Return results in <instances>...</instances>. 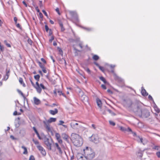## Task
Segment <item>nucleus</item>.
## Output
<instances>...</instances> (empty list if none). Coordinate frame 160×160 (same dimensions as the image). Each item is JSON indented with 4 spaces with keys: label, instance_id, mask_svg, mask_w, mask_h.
I'll return each mask as SVG.
<instances>
[{
    "label": "nucleus",
    "instance_id": "nucleus-52",
    "mask_svg": "<svg viewBox=\"0 0 160 160\" xmlns=\"http://www.w3.org/2000/svg\"><path fill=\"white\" fill-rule=\"evenodd\" d=\"M148 98L150 100H151L152 101H154L150 95H149L148 96Z\"/></svg>",
    "mask_w": 160,
    "mask_h": 160
},
{
    "label": "nucleus",
    "instance_id": "nucleus-11",
    "mask_svg": "<svg viewBox=\"0 0 160 160\" xmlns=\"http://www.w3.org/2000/svg\"><path fill=\"white\" fill-rule=\"evenodd\" d=\"M36 86L35 85V86H34V88L36 89L37 92L39 93H41L42 91V89L41 88L40 85L37 81L36 83Z\"/></svg>",
    "mask_w": 160,
    "mask_h": 160
},
{
    "label": "nucleus",
    "instance_id": "nucleus-21",
    "mask_svg": "<svg viewBox=\"0 0 160 160\" xmlns=\"http://www.w3.org/2000/svg\"><path fill=\"white\" fill-rule=\"evenodd\" d=\"M55 137L57 140L58 141V142L59 143L60 142V135L59 133H57L56 132H55Z\"/></svg>",
    "mask_w": 160,
    "mask_h": 160
},
{
    "label": "nucleus",
    "instance_id": "nucleus-1",
    "mask_svg": "<svg viewBox=\"0 0 160 160\" xmlns=\"http://www.w3.org/2000/svg\"><path fill=\"white\" fill-rule=\"evenodd\" d=\"M133 111L136 114L140 117H142V110L143 109V104L138 101H136L133 103L132 106Z\"/></svg>",
    "mask_w": 160,
    "mask_h": 160
},
{
    "label": "nucleus",
    "instance_id": "nucleus-36",
    "mask_svg": "<svg viewBox=\"0 0 160 160\" xmlns=\"http://www.w3.org/2000/svg\"><path fill=\"white\" fill-rule=\"evenodd\" d=\"M41 88H42L43 89H46V88L44 86V85L42 83H41L40 85Z\"/></svg>",
    "mask_w": 160,
    "mask_h": 160
},
{
    "label": "nucleus",
    "instance_id": "nucleus-29",
    "mask_svg": "<svg viewBox=\"0 0 160 160\" xmlns=\"http://www.w3.org/2000/svg\"><path fill=\"white\" fill-rule=\"evenodd\" d=\"M99 58V57L96 55H94L93 57V59L95 60H97Z\"/></svg>",
    "mask_w": 160,
    "mask_h": 160
},
{
    "label": "nucleus",
    "instance_id": "nucleus-7",
    "mask_svg": "<svg viewBox=\"0 0 160 160\" xmlns=\"http://www.w3.org/2000/svg\"><path fill=\"white\" fill-rule=\"evenodd\" d=\"M90 140L94 142L97 143L99 141V138L97 134H93L90 138Z\"/></svg>",
    "mask_w": 160,
    "mask_h": 160
},
{
    "label": "nucleus",
    "instance_id": "nucleus-48",
    "mask_svg": "<svg viewBox=\"0 0 160 160\" xmlns=\"http://www.w3.org/2000/svg\"><path fill=\"white\" fill-rule=\"evenodd\" d=\"M28 42L29 44H30L31 45H32V41L30 39H28Z\"/></svg>",
    "mask_w": 160,
    "mask_h": 160
},
{
    "label": "nucleus",
    "instance_id": "nucleus-46",
    "mask_svg": "<svg viewBox=\"0 0 160 160\" xmlns=\"http://www.w3.org/2000/svg\"><path fill=\"white\" fill-rule=\"evenodd\" d=\"M4 42L6 44V45L8 47H11V45H10V44H9V43H7V41L6 40L4 41Z\"/></svg>",
    "mask_w": 160,
    "mask_h": 160
},
{
    "label": "nucleus",
    "instance_id": "nucleus-16",
    "mask_svg": "<svg viewBox=\"0 0 160 160\" xmlns=\"http://www.w3.org/2000/svg\"><path fill=\"white\" fill-rule=\"evenodd\" d=\"M49 112L52 115H55L58 112V110L57 109L55 108L54 110H50Z\"/></svg>",
    "mask_w": 160,
    "mask_h": 160
},
{
    "label": "nucleus",
    "instance_id": "nucleus-60",
    "mask_svg": "<svg viewBox=\"0 0 160 160\" xmlns=\"http://www.w3.org/2000/svg\"><path fill=\"white\" fill-rule=\"evenodd\" d=\"M17 20H18V19H17V18H16V17H14V21L15 22V24H16L17 23Z\"/></svg>",
    "mask_w": 160,
    "mask_h": 160
},
{
    "label": "nucleus",
    "instance_id": "nucleus-19",
    "mask_svg": "<svg viewBox=\"0 0 160 160\" xmlns=\"http://www.w3.org/2000/svg\"><path fill=\"white\" fill-rule=\"evenodd\" d=\"M33 129L34 130V131L36 133V134H37L38 137L39 138V139H41L42 138L40 136L37 130L36 129V128H35V127H33Z\"/></svg>",
    "mask_w": 160,
    "mask_h": 160
},
{
    "label": "nucleus",
    "instance_id": "nucleus-5",
    "mask_svg": "<svg viewBox=\"0 0 160 160\" xmlns=\"http://www.w3.org/2000/svg\"><path fill=\"white\" fill-rule=\"evenodd\" d=\"M81 122L79 121L73 120L70 123V126L72 128L75 130H78L81 128L82 126L79 124Z\"/></svg>",
    "mask_w": 160,
    "mask_h": 160
},
{
    "label": "nucleus",
    "instance_id": "nucleus-62",
    "mask_svg": "<svg viewBox=\"0 0 160 160\" xmlns=\"http://www.w3.org/2000/svg\"><path fill=\"white\" fill-rule=\"evenodd\" d=\"M99 79L100 80H101L102 81H103L105 79L102 77H100Z\"/></svg>",
    "mask_w": 160,
    "mask_h": 160
},
{
    "label": "nucleus",
    "instance_id": "nucleus-3",
    "mask_svg": "<svg viewBox=\"0 0 160 160\" xmlns=\"http://www.w3.org/2000/svg\"><path fill=\"white\" fill-rule=\"evenodd\" d=\"M56 121V118H50L48 120L46 121H43V123L44 124L45 127L47 129L48 131L51 132L52 135H53V133L51 131L50 126L49 123L54 122Z\"/></svg>",
    "mask_w": 160,
    "mask_h": 160
},
{
    "label": "nucleus",
    "instance_id": "nucleus-58",
    "mask_svg": "<svg viewBox=\"0 0 160 160\" xmlns=\"http://www.w3.org/2000/svg\"><path fill=\"white\" fill-rule=\"evenodd\" d=\"M41 61L42 62L46 64V60L43 58H41Z\"/></svg>",
    "mask_w": 160,
    "mask_h": 160
},
{
    "label": "nucleus",
    "instance_id": "nucleus-10",
    "mask_svg": "<svg viewBox=\"0 0 160 160\" xmlns=\"http://www.w3.org/2000/svg\"><path fill=\"white\" fill-rule=\"evenodd\" d=\"M45 144L47 146V148L49 150L51 149V144L50 142L49 139L46 138H45L44 139Z\"/></svg>",
    "mask_w": 160,
    "mask_h": 160
},
{
    "label": "nucleus",
    "instance_id": "nucleus-22",
    "mask_svg": "<svg viewBox=\"0 0 160 160\" xmlns=\"http://www.w3.org/2000/svg\"><path fill=\"white\" fill-rule=\"evenodd\" d=\"M21 148L24 150V151L23 152V153L24 154H27L28 153V151L27 148L23 146H22Z\"/></svg>",
    "mask_w": 160,
    "mask_h": 160
},
{
    "label": "nucleus",
    "instance_id": "nucleus-49",
    "mask_svg": "<svg viewBox=\"0 0 160 160\" xmlns=\"http://www.w3.org/2000/svg\"><path fill=\"white\" fill-rule=\"evenodd\" d=\"M64 30V28H63L62 24L61 23V31H63Z\"/></svg>",
    "mask_w": 160,
    "mask_h": 160
},
{
    "label": "nucleus",
    "instance_id": "nucleus-41",
    "mask_svg": "<svg viewBox=\"0 0 160 160\" xmlns=\"http://www.w3.org/2000/svg\"><path fill=\"white\" fill-rule=\"evenodd\" d=\"M55 147L57 148L59 152H60V148L59 147L58 144L57 143H56L55 144Z\"/></svg>",
    "mask_w": 160,
    "mask_h": 160
},
{
    "label": "nucleus",
    "instance_id": "nucleus-55",
    "mask_svg": "<svg viewBox=\"0 0 160 160\" xmlns=\"http://www.w3.org/2000/svg\"><path fill=\"white\" fill-rule=\"evenodd\" d=\"M42 71L44 73H47V71L45 69V68L44 67L43 68H42Z\"/></svg>",
    "mask_w": 160,
    "mask_h": 160
},
{
    "label": "nucleus",
    "instance_id": "nucleus-39",
    "mask_svg": "<svg viewBox=\"0 0 160 160\" xmlns=\"http://www.w3.org/2000/svg\"><path fill=\"white\" fill-rule=\"evenodd\" d=\"M41 152L42 155L44 156H45L46 154V152L44 149Z\"/></svg>",
    "mask_w": 160,
    "mask_h": 160
},
{
    "label": "nucleus",
    "instance_id": "nucleus-40",
    "mask_svg": "<svg viewBox=\"0 0 160 160\" xmlns=\"http://www.w3.org/2000/svg\"><path fill=\"white\" fill-rule=\"evenodd\" d=\"M29 160H35V158L33 155H31L29 157Z\"/></svg>",
    "mask_w": 160,
    "mask_h": 160
},
{
    "label": "nucleus",
    "instance_id": "nucleus-15",
    "mask_svg": "<svg viewBox=\"0 0 160 160\" xmlns=\"http://www.w3.org/2000/svg\"><path fill=\"white\" fill-rule=\"evenodd\" d=\"M64 123V122L63 121L61 120V129H62L63 128H64V129L63 130V131L65 130L66 129H67V125L63 124Z\"/></svg>",
    "mask_w": 160,
    "mask_h": 160
},
{
    "label": "nucleus",
    "instance_id": "nucleus-63",
    "mask_svg": "<svg viewBox=\"0 0 160 160\" xmlns=\"http://www.w3.org/2000/svg\"><path fill=\"white\" fill-rule=\"evenodd\" d=\"M10 138L12 140H16V139L14 138V137L13 135H11L10 136Z\"/></svg>",
    "mask_w": 160,
    "mask_h": 160
},
{
    "label": "nucleus",
    "instance_id": "nucleus-24",
    "mask_svg": "<svg viewBox=\"0 0 160 160\" xmlns=\"http://www.w3.org/2000/svg\"><path fill=\"white\" fill-rule=\"evenodd\" d=\"M152 149L157 150L160 151V146H155L152 148Z\"/></svg>",
    "mask_w": 160,
    "mask_h": 160
},
{
    "label": "nucleus",
    "instance_id": "nucleus-61",
    "mask_svg": "<svg viewBox=\"0 0 160 160\" xmlns=\"http://www.w3.org/2000/svg\"><path fill=\"white\" fill-rule=\"evenodd\" d=\"M39 6L40 7H42V1H39Z\"/></svg>",
    "mask_w": 160,
    "mask_h": 160
},
{
    "label": "nucleus",
    "instance_id": "nucleus-6",
    "mask_svg": "<svg viewBox=\"0 0 160 160\" xmlns=\"http://www.w3.org/2000/svg\"><path fill=\"white\" fill-rule=\"evenodd\" d=\"M122 104L124 107L126 108H131L132 105V106H133L132 101L129 98L123 99Z\"/></svg>",
    "mask_w": 160,
    "mask_h": 160
},
{
    "label": "nucleus",
    "instance_id": "nucleus-37",
    "mask_svg": "<svg viewBox=\"0 0 160 160\" xmlns=\"http://www.w3.org/2000/svg\"><path fill=\"white\" fill-rule=\"evenodd\" d=\"M109 124L111 125H112L113 126H114L115 125V122H114L111 121H109Z\"/></svg>",
    "mask_w": 160,
    "mask_h": 160
},
{
    "label": "nucleus",
    "instance_id": "nucleus-64",
    "mask_svg": "<svg viewBox=\"0 0 160 160\" xmlns=\"http://www.w3.org/2000/svg\"><path fill=\"white\" fill-rule=\"evenodd\" d=\"M4 47L3 46H2V45L0 46V49L2 51H3L4 50Z\"/></svg>",
    "mask_w": 160,
    "mask_h": 160
},
{
    "label": "nucleus",
    "instance_id": "nucleus-57",
    "mask_svg": "<svg viewBox=\"0 0 160 160\" xmlns=\"http://www.w3.org/2000/svg\"><path fill=\"white\" fill-rule=\"evenodd\" d=\"M52 31L51 30V29H50L49 30V36H51L52 35Z\"/></svg>",
    "mask_w": 160,
    "mask_h": 160
},
{
    "label": "nucleus",
    "instance_id": "nucleus-38",
    "mask_svg": "<svg viewBox=\"0 0 160 160\" xmlns=\"http://www.w3.org/2000/svg\"><path fill=\"white\" fill-rule=\"evenodd\" d=\"M126 131H127V132H132V129H131V128H130L129 127H128L127 128H126Z\"/></svg>",
    "mask_w": 160,
    "mask_h": 160
},
{
    "label": "nucleus",
    "instance_id": "nucleus-2",
    "mask_svg": "<svg viewBox=\"0 0 160 160\" xmlns=\"http://www.w3.org/2000/svg\"><path fill=\"white\" fill-rule=\"evenodd\" d=\"M71 139L74 145L76 146H80L83 143L82 138L77 134L72 133L71 134Z\"/></svg>",
    "mask_w": 160,
    "mask_h": 160
},
{
    "label": "nucleus",
    "instance_id": "nucleus-25",
    "mask_svg": "<svg viewBox=\"0 0 160 160\" xmlns=\"http://www.w3.org/2000/svg\"><path fill=\"white\" fill-rule=\"evenodd\" d=\"M19 82L21 84H22L23 85V86L25 87V84L23 82V79L22 78H19Z\"/></svg>",
    "mask_w": 160,
    "mask_h": 160
},
{
    "label": "nucleus",
    "instance_id": "nucleus-42",
    "mask_svg": "<svg viewBox=\"0 0 160 160\" xmlns=\"http://www.w3.org/2000/svg\"><path fill=\"white\" fill-rule=\"evenodd\" d=\"M45 29L46 30V31L48 32V30H49L48 26L47 25H45Z\"/></svg>",
    "mask_w": 160,
    "mask_h": 160
},
{
    "label": "nucleus",
    "instance_id": "nucleus-33",
    "mask_svg": "<svg viewBox=\"0 0 160 160\" xmlns=\"http://www.w3.org/2000/svg\"><path fill=\"white\" fill-rule=\"evenodd\" d=\"M64 63V64L66 65V62L64 59H61V64Z\"/></svg>",
    "mask_w": 160,
    "mask_h": 160
},
{
    "label": "nucleus",
    "instance_id": "nucleus-31",
    "mask_svg": "<svg viewBox=\"0 0 160 160\" xmlns=\"http://www.w3.org/2000/svg\"><path fill=\"white\" fill-rule=\"evenodd\" d=\"M84 157H83L82 156L78 155V160H83L84 159Z\"/></svg>",
    "mask_w": 160,
    "mask_h": 160
},
{
    "label": "nucleus",
    "instance_id": "nucleus-9",
    "mask_svg": "<svg viewBox=\"0 0 160 160\" xmlns=\"http://www.w3.org/2000/svg\"><path fill=\"white\" fill-rule=\"evenodd\" d=\"M149 112L146 109L143 108L142 110V116H143L145 118H148L149 116Z\"/></svg>",
    "mask_w": 160,
    "mask_h": 160
},
{
    "label": "nucleus",
    "instance_id": "nucleus-26",
    "mask_svg": "<svg viewBox=\"0 0 160 160\" xmlns=\"http://www.w3.org/2000/svg\"><path fill=\"white\" fill-rule=\"evenodd\" d=\"M40 77V75L38 74L34 76V78L35 79H36L38 81L39 80Z\"/></svg>",
    "mask_w": 160,
    "mask_h": 160
},
{
    "label": "nucleus",
    "instance_id": "nucleus-30",
    "mask_svg": "<svg viewBox=\"0 0 160 160\" xmlns=\"http://www.w3.org/2000/svg\"><path fill=\"white\" fill-rule=\"evenodd\" d=\"M37 62L38 63L39 66L41 68H43L44 67V66L42 64V63L39 61H38Z\"/></svg>",
    "mask_w": 160,
    "mask_h": 160
},
{
    "label": "nucleus",
    "instance_id": "nucleus-34",
    "mask_svg": "<svg viewBox=\"0 0 160 160\" xmlns=\"http://www.w3.org/2000/svg\"><path fill=\"white\" fill-rule=\"evenodd\" d=\"M120 130L121 131H123V132L126 131V128H125L124 127H122V126L120 127Z\"/></svg>",
    "mask_w": 160,
    "mask_h": 160
},
{
    "label": "nucleus",
    "instance_id": "nucleus-32",
    "mask_svg": "<svg viewBox=\"0 0 160 160\" xmlns=\"http://www.w3.org/2000/svg\"><path fill=\"white\" fill-rule=\"evenodd\" d=\"M37 148L41 152L44 149L41 146H38Z\"/></svg>",
    "mask_w": 160,
    "mask_h": 160
},
{
    "label": "nucleus",
    "instance_id": "nucleus-45",
    "mask_svg": "<svg viewBox=\"0 0 160 160\" xmlns=\"http://www.w3.org/2000/svg\"><path fill=\"white\" fill-rule=\"evenodd\" d=\"M85 70L88 73H89V74L91 73V71L89 69V68H86Z\"/></svg>",
    "mask_w": 160,
    "mask_h": 160
},
{
    "label": "nucleus",
    "instance_id": "nucleus-18",
    "mask_svg": "<svg viewBox=\"0 0 160 160\" xmlns=\"http://www.w3.org/2000/svg\"><path fill=\"white\" fill-rule=\"evenodd\" d=\"M33 100L34 103L35 104L38 105L40 103V101L36 97H34Z\"/></svg>",
    "mask_w": 160,
    "mask_h": 160
},
{
    "label": "nucleus",
    "instance_id": "nucleus-51",
    "mask_svg": "<svg viewBox=\"0 0 160 160\" xmlns=\"http://www.w3.org/2000/svg\"><path fill=\"white\" fill-rule=\"evenodd\" d=\"M54 37L53 36H52L51 37V38L49 40V42H52V41L54 40Z\"/></svg>",
    "mask_w": 160,
    "mask_h": 160
},
{
    "label": "nucleus",
    "instance_id": "nucleus-13",
    "mask_svg": "<svg viewBox=\"0 0 160 160\" xmlns=\"http://www.w3.org/2000/svg\"><path fill=\"white\" fill-rule=\"evenodd\" d=\"M95 156V153L94 152H91L87 154L86 158L88 159H92Z\"/></svg>",
    "mask_w": 160,
    "mask_h": 160
},
{
    "label": "nucleus",
    "instance_id": "nucleus-47",
    "mask_svg": "<svg viewBox=\"0 0 160 160\" xmlns=\"http://www.w3.org/2000/svg\"><path fill=\"white\" fill-rule=\"evenodd\" d=\"M82 27V28L84 29H85L87 31H90L92 30V29L91 28H85V27Z\"/></svg>",
    "mask_w": 160,
    "mask_h": 160
},
{
    "label": "nucleus",
    "instance_id": "nucleus-8",
    "mask_svg": "<svg viewBox=\"0 0 160 160\" xmlns=\"http://www.w3.org/2000/svg\"><path fill=\"white\" fill-rule=\"evenodd\" d=\"M69 13L72 17L76 22H78L79 21L78 16L77 13L74 11H69Z\"/></svg>",
    "mask_w": 160,
    "mask_h": 160
},
{
    "label": "nucleus",
    "instance_id": "nucleus-23",
    "mask_svg": "<svg viewBox=\"0 0 160 160\" xmlns=\"http://www.w3.org/2000/svg\"><path fill=\"white\" fill-rule=\"evenodd\" d=\"M18 93L19 94H20L23 97L24 100H27V101H28L27 99L26 98V97L24 96V95L23 94V93L20 90H18Z\"/></svg>",
    "mask_w": 160,
    "mask_h": 160
},
{
    "label": "nucleus",
    "instance_id": "nucleus-53",
    "mask_svg": "<svg viewBox=\"0 0 160 160\" xmlns=\"http://www.w3.org/2000/svg\"><path fill=\"white\" fill-rule=\"evenodd\" d=\"M98 68L101 70L102 72H104V69L103 67L100 66Z\"/></svg>",
    "mask_w": 160,
    "mask_h": 160
},
{
    "label": "nucleus",
    "instance_id": "nucleus-20",
    "mask_svg": "<svg viewBox=\"0 0 160 160\" xmlns=\"http://www.w3.org/2000/svg\"><path fill=\"white\" fill-rule=\"evenodd\" d=\"M98 106L101 108L102 106V103L101 100L99 99H97L96 100Z\"/></svg>",
    "mask_w": 160,
    "mask_h": 160
},
{
    "label": "nucleus",
    "instance_id": "nucleus-14",
    "mask_svg": "<svg viewBox=\"0 0 160 160\" xmlns=\"http://www.w3.org/2000/svg\"><path fill=\"white\" fill-rule=\"evenodd\" d=\"M62 137L64 140L68 143L69 142V137L65 133H63L62 135Z\"/></svg>",
    "mask_w": 160,
    "mask_h": 160
},
{
    "label": "nucleus",
    "instance_id": "nucleus-12",
    "mask_svg": "<svg viewBox=\"0 0 160 160\" xmlns=\"http://www.w3.org/2000/svg\"><path fill=\"white\" fill-rule=\"evenodd\" d=\"M131 133L133 134V136L136 138V139H137V140L139 142V140L142 143V138H141L139 136H137L136 132L132 131Z\"/></svg>",
    "mask_w": 160,
    "mask_h": 160
},
{
    "label": "nucleus",
    "instance_id": "nucleus-17",
    "mask_svg": "<svg viewBox=\"0 0 160 160\" xmlns=\"http://www.w3.org/2000/svg\"><path fill=\"white\" fill-rule=\"evenodd\" d=\"M141 93L142 95L144 96H147L148 95V93L146 92V90L142 87V88Z\"/></svg>",
    "mask_w": 160,
    "mask_h": 160
},
{
    "label": "nucleus",
    "instance_id": "nucleus-50",
    "mask_svg": "<svg viewBox=\"0 0 160 160\" xmlns=\"http://www.w3.org/2000/svg\"><path fill=\"white\" fill-rule=\"evenodd\" d=\"M42 12H43V13L45 15L46 17H48V14H47L46 12L44 10H42Z\"/></svg>",
    "mask_w": 160,
    "mask_h": 160
},
{
    "label": "nucleus",
    "instance_id": "nucleus-44",
    "mask_svg": "<svg viewBox=\"0 0 160 160\" xmlns=\"http://www.w3.org/2000/svg\"><path fill=\"white\" fill-rule=\"evenodd\" d=\"M156 155L158 158H160V151L157 152Z\"/></svg>",
    "mask_w": 160,
    "mask_h": 160
},
{
    "label": "nucleus",
    "instance_id": "nucleus-35",
    "mask_svg": "<svg viewBox=\"0 0 160 160\" xmlns=\"http://www.w3.org/2000/svg\"><path fill=\"white\" fill-rule=\"evenodd\" d=\"M9 71H8V72H7L6 73L5 76H6L7 78H5V81L7 80L9 76Z\"/></svg>",
    "mask_w": 160,
    "mask_h": 160
},
{
    "label": "nucleus",
    "instance_id": "nucleus-4",
    "mask_svg": "<svg viewBox=\"0 0 160 160\" xmlns=\"http://www.w3.org/2000/svg\"><path fill=\"white\" fill-rule=\"evenodd\" d=\"M77 91L80 99L84 103L88 102V97L84 94L83 92L81 89L78 88Z\"/></svg>",
    "mask_w": 160,
    "mask_h": 160
},
{
    "label": "nucleus",
    "instance_id": "nucleus-28",
    "mask_svg": "<svg viewBox=\"0 0 160 160\" xmlns=\"http://www.w3.org/2000/svg\"><path fill=\"white\" fill-rule=\"evenodd\" d=\"M19 120L20 118L19 117L18 118H17L16 119V120L18 122V124H15L16 127L18 128L19 127Z\"/></svg>",
    "mask_w": 160,
    "mask_h": 160
},
{
    "label": "nucleus",
    "instance_id": "nucleus-43",
    "mask_svg": "<svg viewBox=\"0 0 160 160\" xmlns=\"http://www.w3.org/2000/svg\"><path fill=\"white\" fill-rule=\"evenodd\" d=\"M16 24V26L19 29H22V27L21 26V25L19 24V23H17Z\"/></svg>",
    "mask_w": 160,
    "mask_h": 160
},
{
    "label": "nucleus",
    "instance_id": "nucleus-54",
    "mask_svg": "<svg viewBox=\"0 0 160 160\" xmlns=\"http://www.w3.org/2000/svg\"><path fill=\"white\" fill-rule=\"evenodd\" d=\"M56 11L58 12V14L60 15V12H59V10L58 8H57L55 9Z\"/></svg>",
    "mask_w": 160,
    "mask_h": 160
},
{
    "label": "nucleus",
    "instance_id": "nucleus-27",
    "mask_svg": "<svg viewBox=\"0 0 160 160\" xmlns=\"http://www.w3.org/2000/svg\"><path fill=\"white\" fill-rule=\"evenodd\" d=\"M106 110L108 111L112 115H115V114L114 112H113L112 110L109 109H107Z\"/></svg>",
    "mask_w": 160,
    "mask_h": 160
},
{
    "label": "nucleus",
    "instance_id": "nucleus-59",
    "mask_svg": "<svg viewBox=\"0 0 160 160\" xmlns=\"http://www.w3.org/2000/svg\"><path fill=\"white\" fill-rule=\"evenodd\" d=\"M33 142L35 144L37 145L39 144V142L38 141H35L34 139H33Z\"/></svg>",
    "mask_w": 160,
    "mask_h": 160
},
{
    "label": "nucleus",
    "instance_id": "nucleus-56",
    "mask_svg": "<svg viewBox=\"0 0 160 160\" xmlns=\"http://www.w3.org/2000/svg\"><path fill=\"white\" fill-rule=\"evenodd\" d=\"M101 86L102 88L103 89L105 90L107 88L105 85L104 84H102Z\"/></svg>",
    "mask_w": 160,
    "mask_h": 160
}]
</instances>
